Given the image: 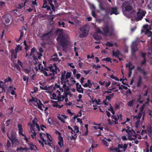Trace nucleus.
<instances>
[{"label":"nucleus","instance_id":"nucleus-54","mask_svg":"<svg viewBox=\"0 0 152 152\" xmlns=\"http://www.w3.org/2000/svg\"><path fill=\"white\" fill-rule=\"evenodd\" d=\"M11 145V143L8 140L7 143V146L8 149H9V148L10 147Z\"/></svg>","mask_w":152,"mask_h":152},{"label":"nucleus","instance_id":"nucleus-37","mask_svg":"<svg viewBox=\"0 0 152 152\" xmlns=\"http://www.w3.org/2000/svg\"><path fill=\"white\" fill-rule=\"evenodd\" d=\"M101 102V100L100 99H95L94 100H93L92 101V102L93 104L96 103L97 104H100V102Z\"/></svg>","mask_w":152,"mask_h":152},{"label":"nucleus","instance_id":"nucleus-21","mask_svg":"<svg viewBox=\"0 0 152 152\" xmlns=\"http://www.w3.org/2000/svg\"><path fill=\"white\" fill-rule=\"evenodd\" d=\"M113 56L118 57L120 61L122 60V58H119L120 56H122V55L121 54L120 52L118 50H117L116 51H113Z\"/></svg>","mask_w":152,"mask_h":152},{"label":"nucleus","instance_id":"nucleus-64","mask_svg":"<svg viewBox=\"0 0 152 152\" xmlns=\"http://www.w3.org/2000/svg\"><path fill=\"white\" fill-rule=\"evenodd\" d=\"M4 20L7 23H9L10 20L9 18H6L5 17L4 18Z\"/></svg>","mask_w":152,"mask_h":152},{"label":"nucleus","instance_id":"nucleus-31","mask_svg":"<svg viewBox=\"0 0 152 152\" xmlns=\"http://www.w3.org/2000/svg\"><path fill=\"white\" fill-rule=\"evenodd\" d=\"M48 0H44V4L43 8H47V11L50 10V7L46 5V3Z\"/></svg>","mask_w":152,"mask_h":152},{"label":"nucleus","instance_id":"nucleus-48","mask_svg":"<svg viewBox=\"0 0 152 152\" xmlns=\"http://www.w3.org/2000/svg\"><path fill=\"white\" fill-rule=\"evenodd\" d=\"M137 102L138 103H140V104H142L143 103V101L142 100L141 97L140 96H139V97L138 99Z\"/></svg>","mask_w":152,"mask_h":152},{"label":"nucleus","instance_id":"nucleus-59","mask_svg":"<svg viewBox=\"0 0 152 152\" xmlns=\"http://www.w3.org/2000/svg\"><path fill=\"white\" fill-rule=\"evenodd\" d=\"M38 141L39 144H41V145L42 146V147H44V142H43V141H42L40 140H38Z\"/></svg>","mask_w":152,"mask_h":152},{"label":"nucleus","instance_id":"nucleus-47","mask_svg":"<svg viewBox=\"0 0 152 152\" xmlns=\"http://www.w3.org/2000/svg\"><path fill=\"white\" fill-rule=\"evenodd\" d=\"M87 83L89 86V88H91L92 86V84L93 83L92 81L90 80H88L87 81Z\"/></svg>","mask_w":152,"mask_h":152},{"label":"nucleus","instance_id":"nucleus-40","mask_svg":"<svg viewBox=\"0 0 152 152\" xmlns=\"http://www.w3.org/2000/svg\"><path fill=\"white\" fill-rule=\"evenodd\" d=\"M26 2H24V3H22L21 4H18V5H16V7L18 9H21L23 7L25 6V3Z\"/></svg>","mask_w":152,"mask_h":152},{"label":"nucleus","instance_id":"nucleus-43","mask_svg":"<svg viewBox=\"0 0 152 152\" xmlns=\"http://www.w3.org/2000/svg\"><path fill=\"white\" fill-rule=\"evenodd\" d=\"M21 50V48L20 47V46L19 45H18L17 46L16 48L15 49V52L17 53L20 50Z\"/></svg>","mask_w":152,"mask_h":152},{"label":"nucleus","instance_id":"nucleus-23","mask_svg":"<svg viewBox=\"0 0 152 152\" xmlns=\"http://www.w3.org/2000/svg\"><path fill=\"white\" fill-rule=\"evenodd\" d=\"M46 134L40 133L39 134V136L41 140L44 142L45 145H47V141L44 138V137L46 136Z\"/></svg>","mask_w":152,"mask_h":152},{"label":"nucleus","instance_id":"nucleus-12","mask_svg":"<svg viewBox=\"0 0 152 152\" xmlns=\"http://www.w3.org/2000/svg\"><path fill=\"white\" fill-rule=\"evenodd\" d=\"M127 147V145L125 143L124 145L119 144L118 148H114V150L117 152H120L121 151H125Z\"/></svg>","mask_w":152,"mask_h":152},{"label":"nucleus","instance_id":"nucleus-32","mask_svg":"<svg viewBox=\"0 0 152 152\" xmlns=\"http://www.w3.org/2000/svg\"><path fill=\"white\" fill-rule=\"evenodd\" d=\"M28 149V148H23L22 147H20L19 148L17 149V151L18 152H22V151H24L26 152Z\"/></svg>","mask_w":152,"mask_h":152},{"label":"nucleus","instance_id":"nucleus-49","mask_svg":"<svg viewBox=\"0 0 152 152\" xmlns=\"http://www.w3.org/2000/svg\"><path fill=\"white\" fill-rule=\"evenodd\" d=\"M24 71L25 73L26 74H29L31 72V69H25L24 70Z\"/></svg>","mask_w":152,"mask_h":152},{"label":"nucleus","instance_id":"nucleus-58","mask_svg":"<svg viewBox=\"0 0 152 152\" xmlns=\"http://www.w3.org/2000/svg\"><path fill=\"white\" fill-rule=\"evenodd\" d=\"M58 144L61 147H62L63 146L64 142L63 141H59L58 143Z\"/></svg>","mask_w":152,"mask_h":152},{"label":"nucleus","instance_id":"nucleus-25","mask_svg":"<svg viewBox=\"0 0 152 152\" xmlns=\"http://www.w3.org/2000/svg\"><path fill=\"white\" fill-rule=\"evenodd\" d=\"M126 67L129 68V71H132L134 67V66L132 65L131 62H129L128 64H126Z\"/></svg>","mask_w":152,"mask_h":152},{"label":"nucleus","instance_id":"nucleus-28","mask_svg":"<svg viewBox=\"0 0 152 152\" xmlns=\"http://www.w3.org/2000/svg\"><path fill=\"white\" fill-rule=\"evenodd\" d=\"M11 55L12 57L15 58L17 57V53L15 52V50L12 49L10 51Z\"/></svg>","mask_w":152,"mask_h":152},{"label":"nucleus","instance_id":"nucleus-61","mask_svg":"<svg viewBox=\"0 0 152 152\" xmlns=\"http://www.w3.org/2000/svg\"><path fill=\"white\" fill-rule=\"evenodd\" d=\"M70 81H71V83H70V84H73L75 83L76 82L72 78H71L70 79Z\"/></svg>","mask_w":152,"mask_h":152},{"label":"nucleus","instance_id":"nucleus-5","mask_svg":"<svg viewBox=\"0 0 152 152\" xmlns=\"http://www.w3.org/2000/svg\"><path fill=\"white\" fill-rule=\"evenodd\" d=\"M37 130L38 131L40 130V127L39 125L37 123L36 120H34L32 121V123L30 126V130L29 131L30 133H32L31 135L32 139H34L35 136L37 134L36 131Z\"/></svg>","mask_w":152,"mask_h":152},{"label":"nucleus","instance_id":"nucleus-35","mask_svg":"<svg viewBox=\"0 0 152 152\" xmlns=\"http://www.w3.org/2000/svg\"><path fill=\"white\" fill-rule=\"evenodd\" d=\"M74 130L73 132V133H75V134H77L79 132V127L76 126H75L74 127Z\"/></svg>","mask_w":152,"mask_h":152},{"label":"nucleus","instance_id":"nucleus-1","mask_svg":"<svg viewBox=\"0 0 152 152\" xmlns=\"http://www.w3.org/2000/svg\"><path fill=\"white\" fill-rule=\"evenodd\" d=\"M57 34L59 35L57 38L58 43L64 48L67 45V42L69 40L68 35L67 32L62 29H58L56 31Z\"/></svg>","mask_w":152,"mask_h":152},{"label":"nucleus","instance_id":"nucleus-15","mask_svg":"<svg viewBox=\"0 0 152 152\" xmlns=\"http://www.w3.org/2000/svg\"><path fill=\"white\" fill-rule=\"evenodd\" d=\"M34 102L36 103V104H35L36 106H38V108L40 110H43V109L42 108V107H44V106L40 100L35 98Z\"/></svg>","mask_w":152,"mask_h":152},{"label":"nucleus","instance_id":"nucleus-19","mask_svg":"<svg viewBox=\"0 0 152 152\" xmlns=\"http://www.w3.org/2000/svg\"><path fill=\"white\" fill-rule=\"evenodd\" d=\"M132 54L133 55L134 53L137 50V44L135 42H134L132 44Z\"/></svg>","mask_w":152,"mask_h":152},{"label":"nucleus","instance_id":"nucleus-44","mask_svg":"<svg viewBox=\"0 0 152 152\" xmlns=\"http://www.w3.org/2000/svg\"><path fill=\"white\" fill-rule=\"evenodd\" d=\"M149 26L148 25H145L143 26V29L146 30L145 31H147V30H149L151 29L150 28L148 29Z\"/></svg>","mask_w":152,"mask_h":152},{"label":"nucleus","instance_id":"nucleus-16","mask_svg":"<svg viewBox=\"0 0 152 152\" xmlns=\"http://www.w3.org/2000/svg\"><path fill=\"white\" fill-rule=\"evenodd\" d=\"M145 106V104H143L142 106L140 107V112L138 116H136L134 117V118H137L138 120L137 121V123H138V120H139L141 117L142 111H143L144 109Z\"/></svg>","mask_w":152,"mask_h":152},{"label":"nucleus","instance_id":"nucleus-18","mask_svg":"<svg viewBox=\"0 0 152 152\" xmlns=\"http://www.w3.org/2000/svg\"><path fill=\"white\" fill-rule=\"evenodd\" d=\"M122 115L121 114H118V115H113L111 116V118L112 119L115 120V124H118V123L117 122V121L119 119H121V120L122 119H121Z\"/></svg>","mask_w":152,"mask_h":152},{"label":"nucleus","instance_id":"nucleus-50","mask_svg":"<svg viewBox=\"0 0 152 152\" xmlns=\"http://www.w3.org/2000/svg\"><path fill=\"white\" fill-rule=\"evenodd\" d=\"M98 146V145L96 144L95 142L94 141L91 145L92 148H96Z\"/></svg>","mask_w":152,"mask_h":152},{"label":"nucleus","instance_id":"nucleus-17","mask_svg":"<svg viewBox=\"0 0 152 152\" xmlns=\"http://www.w3.org/2000/svg\"><path fill=\"white\" fill-rule=\"evenodd\" d=\"M57 118L61 122L65 123V119L67 118V116L65 115L59 114L58 115Z\"/></svg>","mask_w":152,"mask_h":152},{"label":"nucleus","instance_id":"nucleus-53","mask_svg":"<svg viewBox=\"0 0 152 152\" xmlns=\"http://www.w3.org/2000/svg\"><path fill=\"white\" fill-rule=\"evenodd\" d=\"M36 50V49L34 48H33L31 50V53L29 55V56H31L33 55V53Z\"/></svg>","mask_w":152,"mask_h":152},{"label":"nucleus","instance_id":"nucleus-36","mask_svg":"<svg viewBox=\"0 0 152 152\" xmlns=\"http://www.w3.org/2000/svg\"><path fill=\"white\" fill-rule=\"evenodd\" d=\"M58 25L60 27H65V23L63 21H59L58 22Z\"/></svg>","mask_w":152,"mask_h":152},{"label":"nucleus","instance_id":"nucleus-11","mask_svg":"<svg viewBox=\"0 0 152 152\" xmlns=\"http://www.w3.org/2000/svg\"><path fill=\"white\" fill-rule=\"evenodd\" d=\"M146 12L142 10L141 9H139L137 12V16L136 17V20L137 21L141 20L142 18L145 15Z\"/></svg>","mask_w":152,"mask_h":152},{"label":"nucleus","instance_id":"nucleus-41","mask_svg":"<svg viewBox=\"0 0 152 152\" xmlns=\"http://www.w3.org/2000/svg\"><path fill=\"white\" fill-rule=\"evenodd\" d=\"M145 33L149 37H150L152 35V32L149 30H147V31H145Z\"/></svg>","mask_w":152,"mask_h":152},{"label":"nucleus","instance_id":"nucleus-2","mask_svg":"<svg viewBox=\"0 0 152 152\" xmlns=\"http://www.w3.org/2000/svg\"><path fill=\"white\" fill-rule=\"evenodd\" d=\"M53 93L51 94V98L52 99L58 100V102L63 101L64 98V96L61 95V93L63 92L64 90L60 85L55 84L52 90Z\"/></svg>","mask_w":152,"mask_h":152},{"label":"nucleus","instance_id":"nucleus-8","mask_svg":"<svg viewBox=\"0 0 152 152\" xmlns=\"http://www.w3.org/2000/svg\"><path fill=\"white\" fill-rule=\"evenodd\" d=\"M80 33L79 37L80 38L85 37L87 36L89 32V27L85 25L80 29Z\"/></svg>","mask_w":152,"mask_h":152},{"label":"nucleus","instance_id":"nucleus-24","mask_svg":"<svg viewBox=\"0 0 152 152\" xmlns=\"http://www.w3.org/2000/svg\"><path fill=\"white\" fill-rule=\"evenodd\" d=\"M51 32H49L45 34L42 37V39L43 40H48L52 36Z\"/></svg>","mask_w":152,"mask_h":152},{"label":"nucleus","instance_id":"nucleus-7","mask_svg":"<svg viewBox=\"0 0 152 152\" xmlns=\"http://www.w3.org/2000/svg\"><path fill=\"white\" fill-rule=\"evenodd\" d=\"M117 8L116 7H108L104 10L107 15H111L113 14L117 15L119 14V12L118 11Z\"/></svg>","mask_w":152,"mask_h":152},{"label":"nucleus","instance_id":"nucleus-33","mask_svg":"<svg viewBox=\"0 0 152 152\" xmlns=\"http://www.w3.org/2000/svg\"><path fill=\"white\" fill-rule=\"evenodd\" d=\"M57 54H55L53 56L52 58V60L53 61H58V62L60 61V60H59L58 58L57 57Z\"/></svg>","mask_w":152,"mask_h":152},{"label":"nucleus","instance_id":"nucleus-55","mask_svg":"<svg viewBox=\"0 0 152 152\" xmlns=\"http://www.w3.org/2000/svg\"><path fill=\"white\" fill-rule=\"evenodd\" d=\"M28 77L27 76H24L23 77V79L24 81H26V83L28 82Z\"/></svg>","mask_w":152,"mask_h":152},{"label":"nucleus","instance_id":"nucleus-56","mask_svg":"<svg viewBox=\"0 0 152 152\" xmlns=\"http://www.w3.org/2000/svg\"><path fill=\"white\" fill-rule=\"evenodd\" d=\"M15 67L19 71H21V68L18 65V64H15Z\"/></svg>","mask_w":152,"mask_h":152},{"label":"nucleus","instance_id":"nucleus-22","mask_svg":"<svg viewBox=\"0 0 152 152\" xmlns=\"http://www.w3.org/2000/svg\"><path fill=\"white\" fill-rule=\"evenodd\" d=\"M137 70L143 75L144 78H146V76L147 75V73L143 69L138 66L137 67Z\"/></svg>","mask_w":152,"mask_h":152},{"label":"nucleus","instance_id":"nucleus-4","mask_svg":"<svg viewBox=\"0 0 152 152\" xmlns=\"http://www.w3.org/2000/svg\"><path fill=\"white\" fill-rule=\"evenodd\" d=\"M42 68L41 71L42 73L46 76L49 75L54 76V75L57 73V71L59 72L58 68L55 65L53 66L44 68L43 69L42 66Z\"/></svg>","mask_w":152,"mask_h":152},{"label":"nucleus","instance_id":"nucleus-10","mask_svg":"<svg viewBox=\"0 0 152 152\" xmlns=\"http://www.w3.org/2000/svg\"><path fill=\"white\" fill-rule=\"evenodd\" d=\"M126 132L128 134V138L130 140H133L136 138V134L134 131L132 130L130 128V129H128L126 131Z\"/></svg>","mask_w":152,"mask_h":152},{"label":"nucleus","instance_id":"nucleus-3","mask_svg":"<svg viewBox=\"0 0 152 152\" xmlns=\"http://www.w3.org/2000/svg\"><path fill=\"white\" fill-rule=\"evenodd\" d=\"M92 27L96 28V31L97 33L99 34H102L105 36L111 35L113 29V25L108 23L104 24L102 28V31L94 24H92Z\"/></svg>","mask_w":152,"mask_h":152},{"label":"nucleus","instance_id":"nucleus-60","mask_svg":"<svg viewBox=\"0 0 152 152\" xmlns=\"http://www.w3.org/2000/svg\"><path fill=\"white\" fill-rule=\"evenodd\" d=\"M141 78L140 77L139 79L138 82L137 86L138 87H139L140 86L141 83Z\"/></svg>","mask_w":152,"mask_h":152},{"label":"nucleus","instance_id":"nucleus-9","mask_svg":"<svg viewBox=\"0 0 152 152\" xmlns=\"http://www.w3.org/2000/svg\"><path fill=\"white\" fill-rule=\"evenodd\" d=\"M132 7L128 2H124L122 5V10L124 14L126 12H129L132 10Z\"/></svg>","mask_w":152,"mask_h":152},{"label":"nucleus","instance_id":"nucleus-63","mask_svg":"<svg viewBox=\"0 0 152 152\" xmlns=\"http://www.w3.org/2000/svg\"><path fill=\"white\" fill-rule=\"evenodd\" d=\"M148 133L147 129L146 130H142V131H141V134L142 135H143L144 133Z\"/></svg>","mask_w":152,"mask_h":152},{"label":"nucleus","instance_id":"nucleus-34","mask_svg":"<svg viewBox=\"0 0 152 152\" xmlns=\"http://www.w3.org/2000/svg\"><path fill=\"white\" fill-rule=\"evenodd\" d=\"M48 3L50 4V6L51 7V9L53 11H55V6L52 3V0H48Z\"/></svg>","mask_w":152,"mask_h":152},{"label":"nucleus","instance_id":"nucleus-38","mask_svg":"<svg viewBox=\"0 0 152 152\" xmlns=\"http://www.w3.org/2000/svg\"><path fill=\"white\" fill-rule=\"evenodd\" d=\"M112 98L111 96H106V100H104V103L105 105H108V103L107 102H106L107 101V100H108L109 101Z\"/></svg>","mask_w":152,"mask_h":152},{"label":"nucleus","instance_id":"nucleus-13","mask_svg":"<svg viewBox=\"0 0 152 152\" xmlns=\"http://www.w3.org/2000/svg\"><path fill=\"white\" fill-rule=\"evenodd\" d=\"M24 140L26 141V142L27 143L28 146L29 147V149L31 150H35V148L37 149V148L36 146L34 145L33 143L29 141L28 140V138H27L26 136H25L24 137Z\"/></svg>","mask_w":152,"mask_h":152},{"label":"nucleus","instance_id":"nucleus-29","mask_svg":"<svg viewBox=\"0 0 152 152\" xmlns=\"http://www.w3.org/2000/svg\"><path fill=\"white\" fill-rule=\"evenodd\" d=\"M18 130L19 131V133L20 134L22 135L23 136H24L25 135L23 134V129L22 126L19 124L18 126Z\"/></svg>","mask_w":152,"mask_h":152},{"label":"nucleus","instance_id":"nucleus-45","mask_svg":"<svg viewBox=\"0 0 152 152\" xmlns=\"http://www.w3.org/2000/svg\"><path fill=\"white\" fill-rule=\"evenodd\" d=\"M46 136L47 139H48V141L50 142H52V140L51 139H50V137H51V136H50V135L47 134H46Z\"/></svg>","mask_w":152,"mask_h":152},{"label":"nucleus","instance_id":"nucleus-30","mask_svg":"<svg viewBox=\"0 0 152 152\" xmlns=\"http://www.w3.org/2000/svg\"><path fill=\"white\" fill-rule=\"evenodd\" d=\"M148 133L149 136H151L152 134V128L150 126H149L147 128Z\"/></svg>","mask_w":152,"mask_h":152},{"label":"nucleus","instance_id":"nucleus-6","mask_svg":"<svg viewBox=\"0 0 152 152\" xmlns=\"http://www.w3.org/2000/svg\"><path fill=\"white\" fill-rule=\"evenodd\" d=\"M66 72L64 71V72L61 73V85H62V88L63 87L64 91H67L69 90V88L68 87L66 86V83L67 84H69L68 82L69 80L66 79Z\"/></svg>","mask_w":152,"mask_h":152},{"label":"nucleus","instance_id":"nucleus-42","mask_svg":"<svg viewBox=\"0 0 152 152\" xmlns=\"http://www.w3.org/2000/svg\"><path fill=\"white\" fill-rule=\"evenodd\" d=\"M94 38L96 39H99L101 38L100 36L96 34H95L93 35Z\"/></svg>","mask_w":152,"mask_h":152},{"label":"nucleus","instance_id":"nucleus-51","mask_svg":"<svg viewBox=\"0 0 152 152\" xmlns=\"http://www.w3.org/2000/svg\"><path fill=\"white\" fill-rule=\"evenodd\" d=\"M5 89L4 88L3 86L0 87V93H2L3 92H5Z\"/></svg>","mask_w":152,"mask_h":152},{"label":"nucleus","instance_id":"nucleus-46","mask_svg":"<svg viewBox=\"0 0 152 152\" xmlns=\"http://www.w3.org/2000/svg\"><path fill=\"white\" fill-rule=\"evenodd\" d=\"M102 142L104 145L107 147L109 145L107 140L103 139L102 140Z\"/></svg>","mask_w":152,"mask_h":152},{"label":"nucleus","instance_id":"nucleus-57","mask_svg":"<svg viewBox=\"0 0 152 152\" xmlns=\"http://www.w3.org/2000/svg\"><path fill=\"white\" fill-rule=\"evenodd\" d=\"M78 65L81 68L84 65L83 63L81 61H79L78 63Z\"/></svg>","mask_w":152,"mask_h":152},{"label":"nucleus","instance_id":"nucleus-20","mask_svg":"<svg viewBox=\"0 0 152 152\" xmlns=\"http://www.w3.org/2000/svg\"><path fill=\"white\" fill-rule=\"evenodd\" d=\"M76 86L77 91L80 93L83 94V88H82L81 85H79L78 83H77L76 84Z\"/></svg>","mask_w":152,"mask_h":152},{"label":"nucleus","instance_id":"nucleus-26","mask_svg":"<svg viewBox=\"0 0 152 152\" xmlns=\"http://www.w3.org/2000/svg\"><path fill=\"white\" fill-rule=\"evenodd\" d=\"M135 103V100L133 99L129 101L127 103V104L130 107H133L134 106Z\"/></svg>","mask_w":152,"mask_h":152},{"label":"nucleus","instance_id":"nucleus-14","mask_svg":"<svg viewBox=\"0 0 152 152\" xmlns=\"http://www.w3.org/2000/svg\"><path fill=\"white\" fill-rule=\"evenodd\" d=\"M11 137H9V140L13 143H15V144H17L18 143V141L15 136V132H12L11 133Z\"/></svg>","mask_w":152,"mask_h":152},{"label":"nucleus","instance_id":"nucleus-27","mask_svg":"<svg viewBox=\"0 0 152 152\" xmlns=\"http://www.w3.org/2000/svg\"><path fill=\"white\" fill-rule=\"evenodd\" d=\"M15 88H13L12 87L10 86L9 88V92H10L11 94L12 95H15V97L16 96V95L15 94V91L14 90L15 89Z\"/></svg>","mask_w":152,"mask_h":152},{"label":"nucleus","instance_id":"nucleus-39","mask_svg":"<svg viewBox=\"0 0 152 152\" xmlns=\"http://www.w3.org/2000/svg\"><path fill=\"white\" fill-rule=\"evenodd\" d=\"M141 55H142V57L144 58V61H142L141 62V64L142 65H144L145 64V62H146V61H145L146 59H145V54L144 53H142Z\"/></svg>","mask_w":152,"mask_h":152},{"label":"nucleus","instance_id":"nucleus-52","mask_svg":"<svg viewBox=\"0 0 152 152\" xmlns=\"http://www.w3.org/2000/svg\"><path fill=\"white\" fill-rule=\"evenodd\" d=\"M71 74V73L69 72H67L66 73V79L68 80V79L70 77Z\"/></svg>","mask_w":152,"mask_h":152},{"label":"nucleus","instance_id":"nucleus-62","mask_svg":"<svg viewBox=\"0 0 152 152\" xmlns=\"http://www.w3.org/2000/svg\"><path fill=\"white\" fill-rule=\"evenodd\" d=\"M150 151V152H152V145L150 146L149 149L148 148L146 152H149Z\"/></svg>","mask_w":152,"mask_h":152}]
</instances>
